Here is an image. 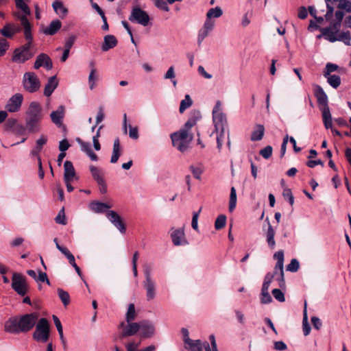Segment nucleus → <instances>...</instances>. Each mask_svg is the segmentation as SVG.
I'll list each match as a JSON object with an SVG mask.
<instances>
[{
    "mask_svg": "<svg viewBox=\"0 0 351 351\" xmlns=\"http://www.w3.org/2000/svg\"><path fill=\"white\" fill-rule=\"evenodd\" d=\"M145 280L143 282V287L146 291V298L147 301L152 300L156 297V285L155 280L152 277V269L146 266L143 269Z\"/></svg>",
    "mask_w": 351,
    "mask_h": 351,
    "instance_id": "6e6552de",
    "label": "nucleus"
},
{
    "mask_svg": "<svg viewBox=\"0 0 351 351\" xmlns=\"http://www.w3.org/2000/svg\"><path fill=\"white\" fill-rule=\"evenodd\" d=\"M237 205V193L234 187L231 188L230 201H229V211L232 212Z\"/></svg>",
    "mask_w": 351,
    "mask_h": 351,
    "instance_id": "4c0bfd02",
    "label": "nucleus"
},
{
    "mask_svg": "<svg viewBox=\"0 0 351 351\" xmlns=\"http://www.w3.org/2000/svg\"><path fill=\"white\" fill-rule=\"evenodd\" d=\"M139 331L143 338H151L155 334V327L150 321L143 320L141 322Z\"/></svg>",
    "mask_w": 351,
    "mask_h": 351,
    "instance_id": "a211bd4d",
    "label": "nucleus"
},
{
    "mask_svg": "<svg viewBox=\"0 0 351 351\" xmlns=\"http://www.w3.org/2000/svg\"><path fill=\"white\" fill-rule=\"evenodd\" d=\"M22 30L23 31V27L21 23L20 25H19L14 23H8L0 29V33L4 37L11 38L16 34L21 32Z\"/></svg>",
    "mask_w": 351,
    "mask_h": 351,
    "instance_id": "dca6fc26",
    "label": "nucleus"
},
{
    "mask_svg": "<svg viewBox=\"0 0 351 351\" xmlns=\"http://www.w3.org/2000/svg\"><path fill=\"white\" fill-rule=\"evenodd\" d=\"M106 217L110 223L123 234L126 232V226L119 215L114 210L106 212Z\"/></svg>",
    "mask_w": 351,
    "mask_h": 351,
    "instance_id": "f8f14e48",
    "label": "nucleus"
},
{
    "mask_svg": "<svg viewBox=\"0 0 351 351\" xmlns=\"http://www.w3.org/2000/svg\"><path fill=\"white\" fill-rule=\"evenodd\" d=\"M209 340L210 346L207 341H204V350L205 351H219L217 346V343L214 335L209 336Z\"/></svg>",
    "mask_w": 351,
    "mask_h": 351,
    "instance_id": "c9c22d12",
    "label": "nucleus"
},
{
    "mask_svg": "<svg viewBox=\"0 0 351 351\" xmlns=\"http://www.w3.org/2000/svg\"><path fill=\"white\" fill-rule=\"evenodd\" d=\"M136 317V311L134 304L131 303L129 304L125 315V320L127 322H132Z\"/></svg>",
    "mask_w": 351,
    "mask_h": 351,
    "instance_id": "37998d69",
    "label": "nucleus"
},
{
    "mask_svg": "<svg viewBox=\"0 0 351 351\" xmlns=\"http://www.w3.org/2000/svg\"><path fill=\"white\" fill-rule=\"evenodd\" d=\"M173 146L180 152H184L189 148L190 143L193 140L192 134L184 130H178L171 134Z\"/></svg>",
    "mask_w": 351,
    "mask_h": 351,
    "instance_id": "423d86ee",
    "label": "nucleus"
},
{
    "mask_svg": "<svg viewBox=\"0 0 351 351\" xmlns=\"http://www.w3.org/2000/svg\"><path fill=\"white\" fill-rule=\"evenodd\" d=\"M196 124V119L195 118L189 119L184 124V127L180 130H184L186 132L191 130V128Z\"/></svg>",
    "mask_w": 351,
    "mask_h": 351,
    "instance_id": "69168bd1",
    "label": "nucleus"
},
{
    "mask_svg": "<svg viewBox=\"0 0 351 351\" xmlns=\"http://www.w3.org/2000/svg\"><path fill=\"white\" fill-rule=\"evenodd\" d=\"M313 87L314 95L317 98V103L320 106H322L321 110L322 112L323 122H326V120L332 119L328 107V99L327 95L321 86L318 84H314Z\"/></svg>",
    "mask_w": 351,
    "mask_h": 351,
    "instance_id": "0eeeda50",
    "label": "nucleus"
},
{
    "mask_svg": "<svg viewBox=\"0 0 351 351\" xmlns=\"http://www.w3.org/2000/svg\"><path fill=\"white\" fill-rule=\"evenodd\" d=\"M193 104V101L191 99L189 95H186L184 99H182L180 102L179 111L180 113H183L184 111L189 108Z\"/></svg>",
    "mask_w": 351,
    "mask_h": 351,
    "instance_id": "ea45409f",
    "label": "nucleus"
},
{
    "mask_svg": "<svg viewBox=\"0 0 351 351\" xmlns=\"http://www.w3.org/2000/svg\"><path fill=\"white\" fill-rule=\"evenodd\" d=\"M8 48V42L3 38L0 39V57L3 56L6 53Z\"/></svg>",
    "mask_w": 351,
    "mask_h": 351,
    "instance_id": "e2e57ef3",
    "label": "nucleus"
},
{
    "mask_svg": "<svg viewBox=\"0 0 351 351\" xmlns=\"http://www.w3.org/2000/svg\"><path fill=\"white\" fill-rule=\"evenodd\" d=\"M282 195L285 199H287L291 206L294 204V197L290 189H285L283 191Z\"/></svg>",
    "mask_w": 351,
    "mask_h": 351,
    "instance_id": "6e6d98bb",
    "label": "nucleus"
},
{
    "mask_svg": "<svg viewBox=\"0 0 351 351\" xmlns=\"http://www.w3.org/2000/svg\"><path fill=\"white\" fill-rule=\"evenodd\" d=\"M337 41H341L343 42L346 45L350 46V40H351V36H350V32L349 31L343 32L338 34L336 37Z\"/></svg>",
    "mask_w": 351,
    "mask_h": 351,
    "instance_id": "f704fd0d",
    "label": "nucleus"
},
{
    "mask_svg": "<svg viewBox=\"0 0 351 351\" xmlns=\"http://www.w3.org/2000/svg\"><path fill=\"white\" fill-rule=\"evenodd\" d=\"M221 106V102L219 100L217 101L212 112L215 130L210 136L213 133H216V140L219 150L221 149L223 143L228 134L227 119L225 114L222 112Z\"/></svg>",
    "mask_w": 351,
    "mask_h": 351,
    "instance_id": "7ed1b4c3",
    "label": "nucleus"
},
{
    "mask_svg": "<svg viewBox=\"0 0 351 351\" xmlns=\"http://www.w3.org/2000/svg\"><path fill=\"white\" fill-rule=\"evenodd\" d=\"M302 326H303V332L305 336L309 335L311 332V326L308 323V317L306 312V302L304 304V308L303 312V321H302Z\"/></svg>",
    "mask_w": 351,
    "mask_h": 351,
    "instance_id": "72a5a7b5",
    "label": "nucleus"
},
{
    "mask_svg": "<svg viewBox=\"0 0 351 351\" xmlns=\"http://www.w3.org/2000/svg\"><path fill=\"white\" fill-rule=\"evenodd\" d=\"M89 169L91 173L93 178L96 181V182L102 181L104 180V171L101 169L98 168L93 165L89 166Z\"/></svg>",
    "mask_w": 351,
    "mask_h": 351,
    "instance_id": "c756f323",
    "label": "nucleus"
},
{
    "mask_svg": "<svg viewBox=\"0 0 351 351\" xmlns=\"http://www.w3.org/2000/svg\"><path fill=\"white\" fill-rule=\"evenodd\" d=\"M190 169L192 171V173L195 178L197 180L201 179V176L203 173V168L202 166L195 167L193 165H191L190 167Z\"/></svg>",
    "mask_w": 351,
    "mask_h": 351,
    "instance_id": "603ef678",
    "label": "nucleus"
},
{
    "mask_svg": "<svg viewBox=\"0 0 351 351\" xmlns=\"http://www.w3.org/2000/svg\"><path fill=\"white\" fill-rule=\"evenodd\" d=\"M117 39L113 35H106L104 38V43L101 45L103 51H107L110 49L114 48L117 45Z\"/></svg>",
    "mask_w": 351,
    "mask_h": 351,
    "instance_id": "b1692460",
    "label": "nucleus"
},
{
    "mask_svg": "<svg viewBox=\"0 0 351 351\" xmlns=\"http://www.w3.org/2000/svg\"><path fill=\"white\" fill-rule=\"evenodd\" d=\"M27 128L26 125L25 126L19 123L12 133L17 136H25L27 134Z\"/></svg>",
    "mask_w": 351,
    "mask_h": 351,
    "instance_id": "de8ad7c7",
    "label": "nucleus"
},
{
    "mask_svg": "<svg viewBox=\"0 0 351 351\" xmlns=\"http://www.w3.org/2000/svg\"><path fill=\"white\" fill-rule=\"evenodd\" d=\"M98 80L96 69H92L88 75V85L90 90H93L96 85V82Z\"/></svg>",
    "mask_w": 351,
    "mask_h": 351,
    "instance_id": "a19ab883",
    "label": "nucleus"
},
{
    "mask_svg": "<svg viewBox=\"0 0 351 351\" xmlns=\"http://www.w3.org/2000/svg\"><path fill=\"white\" fill-rule=\"evenodd\" d=\"M154 5L156 8L158 9L165 11V12H169V8L167 3V2L165 0H154Z\"/></svg>",
    "mask_w": 351,
    "mask_h": 351,
    "instance_id": "13d9d810",
    "label": "nucleus"
},
{
    "mask_svg": "<svg viewBox=\"0 0 351 351\" xmlns=\"http://www.w3.org/2000/svg\"><path fill=\"white\" fill-rule=\"evenodd\" d=\"M60 252H61L68 259L69 263L74 267L75 263V260L74 256L70 252L68 249H60Z\"/></svg>",
    "mask_w": 351,
    "mask_h": 351,
    "instance_id": "3c124183",
    "label": "nucleus"
},
{
    "mask_svg": "<svg viewBox=\"0 0 351 351\" xmlns=\"http://www.w3.org/2000/svg\"><path fill=\"white\" fill-rule=\"evenodd\" d=\"M61 27L62 23L59 20H53L43 30V32L45 35L52 36L56 34L60 29Z\"/></svg>",
    "mask_w": 351,
    "mask_h": 351,
    "instance_id": "5701e85b",
    "label": "nucleus"
},
{
    "mask_svg": "<svg viewBox=\"0 0 351 351\" xmlns=\"http://www.w3.org/2000/svg\"><path fill=\"white\" fill-rule=\"evenodd\" d=\"M274 236H275V231H274L273 227L271 226V225L268 222V229H267V234H266V239H267V242L268 246L272 250L274 249L275 245H276Z\"/></svg>",
    "mask_w": 351,
    "mask_h": 351,
    "instance_id": "7c9ffc66",
    "label": "nucleus"
},
{
    "mask_svg": "<svg viewBox=\"0 0 351 351\" xmlns=\"http://www.w3.org/2000/svg\"><path fill=\"white\" fill-rule=\"evenodd\" d=\"M264 133H265L264 126L261 124L256 125L254 127L253 131L252 132L250 139L252 141H261L264 136Z\"/></svg>",
    "mask_w": 351,
    "mask_h": 351,
    "instance_id": "c85d7f7f",
    "label": "nucleus"
},
{
    "mask_svg": "<svg viewBox=\"0 0 351 351\" xmlns=\"http://www.w3.org/2000/svg\"><path fill=\"white\" fill-rule=\"evenodd\" d=\"M149 20L148 14L138 6L132 8L129 16V21L132 23H136L145 27L148 25Z\"/></svg>",
    "mask_w": 351,
    "mask_h": 351,
    "instance_id": "9d476101",
    "label": "nucleus"
},
{
    "mask_svg": "<svg viewBox=\"0 0 351 351\" xmlns=\"http://www.w3.org/2000/svg\"><path fill=\"white\" fill-rule=\"evenodd\" d=\"M214 26H215V21H213L212 19H208L206 17V19L204 23L202 28L208 31V32H210L213 29Z\"/></svg>",
    "mask_w": 351,
    "mask_h": 351,
    "instance_id": "338daca9",
    "label": "nucleus"
},
{
    "mask_svg": "<svg viewBox=\"0 0 351 351\" xmlns=\"http://www.w3.org/2000/svg\"><path fill=\"white\" fill-rule=\"evenodd\" d=\"M48 138L46 135L42 134L39 138L36 141L35 146L30 151V156L36 158L37 160L40 158V153L43 146L47 143Z\"/></svg>",
    "mask_w": 351,
    "mask_h": 351,
    "instance_id": "6ab92c4d",
    "label": "nucleus"
},
{
    "mask_svg": "<svg viewBox=\"0 0 351 351\" xmlns=\"http://www.w3.org/2000/svg\"><path fill=\"white\" fill-rule=\"evenodd\" d=\"M129 136L133 140H137L139 138L137 126L132 127L131 125H129Z\"/></svg>",
    "mask_w": 351,
    "mask_h": 351,
    "instance_id": "052dcab7",
    "label": "nucleus"
},
{
    "mask_svg": "<svg viewBox=\"0 0 351 351\" xmlns=\"http://www.w3.org/2000/svg\"><path fill=\"white\" fill-rule=\"evenodd\" d=\"M43 117V109L38 101H32L26 112L25 125L30 133L40 130V121Z\"/></svg>",
    "mask_w": 351,
    "mask_h": 351,
    "instance_id": "20e7f679",
    "label": "nucleus"
},
{
    "mask_svg": "<svg viewBox=\"0 0 351 351\" xmlns=\"http://www.w3.org/2000/svg\"><path fill=\"white\" fill-rule=\"evenodd\" d=\"M23 85L27 91L32 93L39 89L40 82L37 75L34 72H26L23 75Z\"/></svg>",
    "mask_w": 351,
    "mask_h": 351,
    "instance_id": "1a4fd4ad",
    "label": "nucleus"
},
{
    "mask_svg": "<svg viewBox=\"0 0 351 351\" xmlns=\"http://www.w3.org/2000/svg\"><path fill=\"white\" fill-rule=\"evenodd\" d=\"M223 14V11L220 7L210 8L206 13V17L211 19L212 18H219Z\"/></svg>",
    "mask_w": 351,
    "mask_h": 351,
    "instance_id": "58836bf2",
    "label": "nucleus"
},
{
    "mask_svg": "<svg viewBox=\"0 0 351 351\" xmlns=\"http://www.w3.org/2000/svg\"><path fill=\"white\" fill-rule=\"evenodd\" d=\"M76 38H77V37H76L75 35H71V36H69L66 39V41H65V43H64V49L70 51V49L73 47V45Z\"/></svg>",
    "mask_w": 351,
    "mask_h": 351,
    "instance_id": "680f3d73",
    "label": "nucleus"
},
{
    "mask_svg": "<svg viewBox=\"0 0 351 351\" xmlns=\"http://www.w3.org/2000/svg\"><path fill=\"white\" fill-rule=\"evenodd\" d=\"M64 107L61 105L59 106L56 110H53L50 114V118L53 123L58 128H61L63 124V119L64 117Z\"/></svg>",
    "mask_w": 351,
    "mask_h": 351,
    "instance_id": "aec40b11",
    "label": "nucleus"
},
{
    "mask_svg": "<svg viewBox=\"0 0 351 351\" xmlns=\"http://www.w3.org/2000/svg\"><path fill=\"white\" fill-rule=\"evenodd\" d=\"M273 296L278 301L282 302H285V298L284 293L279 289H274L271 291Z\"/></svg>",
    "mask_w": 351,
    "mask_h": 351,
    "instance_id": "bf43d9fd",
    "label": "nucleus"
},
{
    "mask_svg": "<svg viewBox=\"0 0 351 351\" xmlns=\"http://www.w3.org/2000/svg\"><path fill=\"white\" fill-rule=\"evenodd\" d=\"M328 83L334 88H337L341 84V78L337 75H330L325 77Z\"/></svg>",
    "mask_w": 351,
    "mask_h": 351,
    "instance_id": "e433bc0d",
    "label": "nucleus"
},
{
    "mask_svg": "<svg viewBox=\"0 0 351 351\" xmlns=\"http://www.w3.org/2000/svg\"><path fill=\"white\" fill-rule=\"evenodd\" d=\"M319 31L321 32L322 34L320 35H318L317 36V38L319 39L324 36L326 40H328L330 43H335L337 41V33L335 32L332 31L330 28H319Z\"/></svg>",
    "mask_w": 351,
    "mask_h": 351,
    "instance_id": "a878e982",
    "label": "nucleus"
},
{
    "mask_svg": "<svg viewBox=\"0 0 351 351\" xmlns=\"http://www.w3.org/2000/svg\"><path fill=\"white\" fill-rule=\"evenodd\" d=\"M191 351H202L204 349V343L200 340H193L186 343Z\"/></svg>",
    "mask_w": 351,
    "mask_h": 351,
    "instance_id": "2f4dec72",
    "label": "nucleus"
},
{
    "mask_svg": "<svg viewBox=\"0 0 351 351\" xmlns=\"http://www.w3.org/2000/svg\"><path fill=\"white\" fill-rule=\"evenodd\" d=\"M55 221L58 224H66V219L64 214V208L59 211L58 215L55 218Z\"/></svg>",
    "mask_w": 351,
    "mask_h": 351,
    "instance_id": "5fc2aeb1",
    "label": "nucleus"
},
{
    "mask_svg": "<svg viewBox=\"0 0 351 351\" xmlns=\"http://www.w3.org/2000/svg\"><path fill=\"white\" fill-rule=\"evenodd\" d=\"M171 239L173 244L176 246L186 245L189 243L183 228H171Z\"/></svg>",
    "mask_w": 351,
    "mask_h": 351,
    "instance_id": "2eb2a0df",
    "label": "nucleus"
},
{
    "mask_svg": "<svg viewBox=\"0 0 351 351\" xmlns=\"http://www.w3.org/2000/svg\"><path fill=\"white\" fill-rule=\"evenodd\" d=\"M15 19L21 22L23 27V33L27 43L14 49L12 60L18 64H22L30 60L34 55L32 51L33 36L32 33V25L27 18L21 15L19 12L14 14Z\"/></svg>",
    "mask_w": 351,
    "mask_h": 351,
    "instance_id": "f257e3e1",
    "label": "nucleus"
},
{
    "mask_svg": "<svg viewBox=\"0 0 351 351\" xmlns=\"http://www.w3.org/2000/svg\"><path fill=\"white\" fill-rule=\"evenodd\" d=\"M39 320L38 312H31L10 317L4 324L6 332L19 335L31 331Z\"/></svg>",
    "mask_w": 351,
    "mask_h": 351,
    "instance_id": "f03ea898",
    "label": "nucleus"
},
{
    "mask_svg": "<svg viewBox=\"0 0 351 351\" xmlns=\"http://www.w3.org/2000/svg\"><path fill=\"white\" fill-rule=\"evenodd\" d=\"M41 66H44L47 70H51L53 68L52 61L46 53L39 54L34 62V68L35 69H38Z\"/></svg>",
    "mask_w": 351,
    "mask_h": 351,
    "instance_id": "f3484780",
    "label": "nucleus"
},
{
    "mask_svg": "<svg viewBox=\"0 0 351 351\" xmlns=\"http://www.w3.org/2000/svg\"><path fill=\"white\" fill-rule=\"evenodd\" d=\"M35 330L32 334L34 340L38 343H47L50 336V326L46 318H40L35 326Z\"/></svg>",
    "mask_w": 351,
    "mask_h": 351,
    "instance_id": "39448f33",
    "label": "nucleus"
},
{
    "mask_svg": "<svg viewBox=\"0 0 351 351\" xmlns=\"http://www.w3.org/2000/svg\"><path fill=\"white\" fill-rule=\"evenodd\" d=\"M226 222V217L224 215H220L217 217L215 222V228L216 230H220L223 228Z\"/></svg>",
    "mask_w": 351,
    "mask_h": 351,
    "instance_id": "a18cd8bd",
    "label": "nucleus"
},
{
    "mask_svg": "<svg viewBox=\"0 0 351 351\" xmlns=\"http://www.w3.org/2000/svg\"><path fill=\"white\" fill-rule=\"evenodd\" d=\"M54 12L63 19L68 14V9L64 7L63 3L60 0H56L52 3Z\"/></svg>",
    "mask_w": 351,
    "mask_h": 351,
    "instance_id": "bb28decb",
    "label": "nucleus"
},
{
    "mask_svg": "<svg viewBox=\"0 0 351 351\" xmlns=\"http://www.w3.org/2000/svg\"><path fill=\"white\" fill-rule=\"evenodd\" d=\"M209 33L210 32L204 29L202 27L199 30L197 39V45L199 47L201 46L202 43L205 39V38L208 36Z\"/></svg>",
    "mask_w": 351,
    "mask_h": 351,
    "instance_id": "4d7b16f0",
    "label": "nucleus"
},
{
    "mask_svg": "<svg viewBox=\"0 0 351 351\" xmlns=\"http://www.w3.org/2000/svg\"><path fill=\"white\" fill-rule=\"evenodd\" d=\"M64 182H71L75 176V170L73 163L69 160H66L64 164Z\"/></svg>",
    "mask_w": 351,
    "mask_h": 351,
    "instance_id": "4be33fe9",
    "label": "nucleus"
},
{
    "mask_svg": "<svg viewBox=\"0 0 351 351\" xmlns=\"http://www.w3.org/2000/svg\"><path fill=\"white\" fill-rule=\"evenodd\" d=\"M272 301V298L269 293V291H261V302L262 304H269Z\"/></svg>",
    "mask_w": 351,
    "mask_h": 351,
    "instance_id": "0e129e2a",
    "label": "nucleus"
},
{
    "mask_svg": "<svg viewBox=\"0 0 351 351\" xmlns=\"http://www.w3.org/2000/svg\"><path fill=\"white\" fill-rule=\"evenodd\" d=\"M12 288L20 295L23 296L27 292L25 278L19 273H14L12 278Z\"/></svg>",
    "mask_w": 351,
    "mask_h": 351,
    "instance_id": "9b49d317",
    "label": "nucleus"
},
{
    "mask_svg": "<svg viewBox=\"0 0 351 351\" xmlns=\"http://www.w3.org/2000/svg\"><path fill=\"white\" fill-rule=\"evenodd\" d=\"M338 69H339L338 65L333 64V63L328 62L326 65L325 70L324 71L323 75L324 77L330 75L331 73L337 71Z\"/></svg>",
    "mask_w": 351,
    "mask_h": 351,
    "instance_id": "49530a36",
    "label": "nucleus"
},
{
    "mask_svg": "<svg viewBox=\"0 0 351 351\" xmlns=\"http://www.w3.org/2000/svg\"><path fill=\"white\" fill-rule=\"evenodd\" d=\"M121 154V149L119 138L114 140L113 143L112 154L110 158L111 163H116Z\"/></svg>",
    "mask_w": 351,
    "mask_h": 351,
    "instance_id": "cd10ccee",
    "label": "nucleus"
},
{
    "mask_svg": "<svg viewBox=\"0 0 351 351\" xmlns=\"http://www.w3.org/2000/svg\"><path fill=\"white\" fill-rule=\"evenodd\" d=\"M337 8L343 10L348 13H351V1L349 0H342L337 4Z\"/></svg>",
    "mask_w": 351,
    "mask_h": 351,
    "instance_id": "8fccbe9b",
    "label": "nucleus"
},
{
    "mask_svg": "<svg viewBox=\"0 0 351 351\" xmlns=\"http://www.w3.org/2000/svg\"><path fill=\"white\" fill-rule=\"evenodd\" d=\"M58 293L60 299L62 302L64 306H67L70 302V296L67 291L59 288L58 289Z\"/></svg>",
    "mask_w": 351,
    "mask_h": 351,
    "instance_id": "c03bdc74",
    "label": "nucleus"
},
{
    "mask_svg": "<svg viewBox=\"0 0 351 351\" xmlns=\"http://www.w3.org/2000/svg\"><path fill=\"white\" fill-rule=\"evenodd\" d=\"M273 152V148L271 145H267L263 149H261L259 152V154L265 159H269Z\"/></svg>",
    "mask_w": 351,
    "mask_h": 351,
    "instance_id": "09e8293b",
    "label": "nucleus"
},
{
    "mask_svg": "<svg viewBox=\"0 0 351 351\" xmlns=\"http://www.w3.org/2000/svg\"><path fill=\"white\" fill-rule=\"evenodd\" d=\"M58 85V82L56 78V76H52L50 77L48 79L47 83L45 86L44 88V95L46 97H49L51 95L53 92L55 90V89L57 88Z\"/></svg>",
    "mask_w": 351,
    "mask_h": 351,
    "instance_id": "393cba45",
    "label": "nucleus"
},
{
    "mask_svg": "<svg viewBox=\"0 0 351 351\" xmlns=\"http://www.w3.org/2000/svg\"><path fill=\"white\" fill-rule=\"evenodd\" d=\"M90 210L95 213H106L112 207L111 205L101 202L93 201L89 204Z\"/></svg>",
    "mask_w": 351,
    "mask_h": 351,
    "instance_id": "412c9836",
    "label": "nucleus"
},
{
    "mask_svg": "<svg viewBox=\"0 0 351 351\" xmlns=\"http://www.w3.org/2000/svg\"><path fill=\"white\" fill-rule=\"evenodd\" d=\"M299 261L295 258H293L290 263L287 266V270L291 272H296L299 269Z\"/></svg>",
    "mask_w": 351,
    "mask_h": 351,
    "instance_id": "864d4df0",
    "label": "nucleus"
},
{
    "mask_svg": "<svg viewBox=\"0 0 351 351\" xmlns=\"http://www.w3.org/2000/svg\"><path fill=\"white\" fill-rule=\"evenodd\" d=\"M201 210H202V208H199V210L197 212H195L193 214L191 226H192V228L195 230H198V222L197 221H198V217H199V213L201 212Z\"/></svg>",
    "mask_w": 351,
    "mask_h": 351,
    "instance_id": "774afa93",
    "label": "nucleus"
},
{
    "mask_svg": "<svg viewBox=\"0 0 351 351\" xmlns=\"http://www.w3.org/2000/svg\"><path fill=\"white\" fill-rule=\"evenodd\" d=\"M138 346V345L134 342L129 343L126 346L127 351H156V346L154 345H150L141 350H137Z\"/></svg>",
    "mask_w": 351,
    "mask_h": 351,
    "instance_id": "473e14b6",
    "label": "nucleus"
},
{
    "mask_svg": "<svg viewBox=\"0 0 351 351\" xmlns=\"http://www.w3.org/2000/svg\"><path fill=\"white\" fill-rule=\"evenodd\" d=\"M127 323V326H125L123 322H121L119 325V327L123 328V330L120 334V337L121 338L133 336L136 335L141 328V322L138 323L132 322Z\"/></svg>",
    "mask_w": 351,
    "mask_h": 351,
    "instance_id": "4468645a",
    "label": "nucleus"
},
{
    "mask_svg": "<svg viewBox=\"0 0 351 351\" xmlns=\"http://www.w3.org/2000/svg\"><path fill=\"white\" fill-rule=\"evenodd\" d=\"M18 123V121L16 119H8L4 124V130L6 132L12 133Z\"/></svg>",
    "mask_w": 351,
    "mask_h": 351,
    "instance_id": "79ce46f5",
    "label": "nucleus"
},
{
    "mask_svg": "<svg viewBox=\"0 0 351 351\" xmlns=\"http://www.w3.org/2000/svg\"><path fill=\"white\" fill-rule=\"evenodd\" d=\"M23 101L22 94L16 93L8 99L5 108L9 112H16L20 110Z\"/></svg>",
    "mask_w": 351,
    "mask_h": 351,
    "instance_id": "ddd939ff",
    "label": "nucleus"
}]
</instances>
